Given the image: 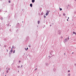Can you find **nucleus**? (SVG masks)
I'll use <instances>...</instances> for the list:
<instances>
[{"instance_id": "4", "label": "nucleus", "mask_w": 76, "mask_h": 76, "mask_svg": "<svg viewBox=\"0 0 76 76\" xmlns=\"http://www.w3.org/2000/svg\"><path fill=\"white\" fill-rule=\"evenodd\" d=\"M30 6L31 7H32V4H30Z\"/></svg>"}, {"instance_id": "21", "label": "nucleus", "mask_w": 76, "mask_h": 76, "mask_svg": "<svg viewBox=\"0 0 76 76\" xmlns=\"http://www.w3.org/2000/svg\"><path fill=\"white\" fill-rule=\"evenodd\" d=\"M68 39H69V37H68Z\"/></svg>"}, {"instance_id": "24", "label": "nucleus", "mask_w": 76, "mask_h": 76, "mask_svg": "<svg viewBox=\"0 0 76 76\" xmlns=\"http://www.w3.org/2000/svg\"><path fill=\"white\" fill-rule=\"evenodd\" d=\"M74 53L73 52H72V54H73Z\"/></svg>"}, {"instance_id": "10", "label": "nucleus", "mask_w": 76, "mask_h": 76, "mask_svg": "<svg viewBox=\"0 0 76 76\" xmlns=\"http://www.w3.org/2000/svg\"><path fill=\"white\" fill-rule=\"evenodd\" d=\"M25 50H26V51H27V49L26 48H25Z\"/></svg>"}, {"instance_id": "26", "label": "nucleus", "mask_w": 76, "mask_h": 76, "mask_svg": "<svg viewBox=\"0 0 76 76\" xmlns=\"http://www.w3.org/2000/svg\"><path fill=\"white\" fill-rule=\"evenodd\" d=\"M69 17H68V19H69Z\"/></svg>"}, {"instance_id": "3", "label": "nucleus", "mask_w": 76, "mask_h": 76, "mask_svg": "<svg viewBox=\"0 0 76 76\" xmlns=\"http://www.w3.org/2000/svg\"><path fill=\"white\" fill-rule=\"evenodd\" d=\"M32 3H34L35 2V0H32Z\"/></svg>"}, {"instance_id": "16", "label": "nucleus", "mask_w": 76, "mask_h": 76, "mask_svg": "<svg viewBox=\"0 0 76 76\" xmlns=\"http://www.w3.org/2000/svg\"><path fill=\"white\" fill-rule=\"evenodd\" d=\"M70 74H68V76H70Z\"/></svg>"}, {"instance_id": "35", "label": "nucleus", "mask_w": 76, "mask_h": 76, "mask_svg": "<svg viewBox=\"0 0 76 76\" xmlns=\"http://www.w3.org/2000/svg\"><path fill=\"white\" fill-rule=\"evenodd\" d=\"M61 38H62V37H61Z\"/></svg>"}, {"instance_id": "7", "label": "nucleus", "mask_w": 76, "mask_h": 76, "mask_svg": "<svg viewBox=\"0 0 76 76\" xmlns=\"http://www.w3.org/2000/svg\"><path fill=\"white\" fill-rule=\"evenodd\" d=\"M10 51H11V53H12V52H13V50H11Z\"/></svg>"}, {"instance_id": "27", "label": "nucleus", "mask_w": 76, "mask_h": 76, "mask_svg": "<svg viewBox=\"0 0 76 76\" xmlns=\"http://www.w3.org/2000/svg\"><path fill=\"white\" fill-rule=\"evenodd\" d=\"M29 46V47H31V46Z\"/></svg>"}, {"instance_id": "22", "label": "nucleus", "mask_w": 76, "mask_h": 76, "mask_svg": "<svg viewBox=\"0 0 76 76\" xmlns=\"http://www.w3.org/2000/svg\"><path fill=\"white\" fill-rule=\"evenodd\" d=\"M22 66H23L22 65H21V67H22Z\"/></svg>"}, {"instance_id": "15", "label": "nucleus", "mask_w": 76, "mask_h": 76, "mask_svg": "<svg viewBox=\"0 0 76 76\" xmlns=\"http://www.w3.org/2000/svg\"><path fill=\"white\" fill-rule=\"evenodd\" d=\"M28 48H27V50H28Z\"/></svg>"}, {"instance_id": "18", "label": "nucleus", "mask_w": 76, "mask_h": 76, "mask_svg": "<svg viewBox=\"0 0 76 76\" xmlns=\"http://www.w3.org/2000/svg\"><path fill=\"white\" fill-rule=\"evenodd\" d=\"M70 71H68V72H70Z\"/></svg>"}, {"instance_id": "23", "label": "nucleus", "mask_w": 76, "mask_h": 76, "mask_svg": "<svg viewBox=\"0 0 76 76\" xmlns=\"http://www.w3.org/2000/svg\"><path fill=\"white\" fill-rule=\"evenodd\" d=\"M9 3H10V1H9Z\"/></svg>"}, {"instance_id": "5", "label": "nucleus", "mask_w": 76, "mask_h": 76, "mask_svg": "<svg viewBox=\"0 0 76 76\" xmlns=\"http://www.w3.org/2000/svg\"><path fill=\"white\" fill-rule=\"evenodd\" d=\"M38 24H39V21H38Z\"/></svg>"}, {"instance_id": "29", "label": "nucleus", "mask_w": 76, "mask_h": 76, "mask_svg": "<svg viewBox=\"0 0 76 76\" xmlns=\"http://www.w3.org/2000/svg\"><path fill=\"white\" fill-rule=\"evenodd\" d=\"M75 35H76V33L75 34Z\"/></svg>"}, {"instance_id": "31", "label": "nucleus", "mask_w": 76, "mask_h": 76, "mask_svg": "<svg viewBox=\"0 0 76 76\" xmlns=\"http://www.w3.org/2000/svg\"><path fill=\"white\" fill-rule=\"evenodd\" d=\"M64 54L65 55V53H64Z\"/></svg>"}, {"instance_id": "2", "label": "nucleus", "mask_w": 76, "mask_h": 76, "mask_svg": "<svg viewBox=\"0 0 76 76\" xmlns=\"http://www.w3.org/2000/svg\"><path fill=\"white\" fill-rule=\"evenodd\" d=\"M66 41H67V39H66L64 40V43H65L66 42Z\"/></svg>"}, {"instance_id": "11", "label": "nucleus", "mask_w": 76, "mask_h": 76, "mask_svg": "<svg viewBox=\"0 0 76 76\" xmlns=\"http://www.w3.org/2000/svg\"><path fill=\"white\" fill-rule=\"evenodd\" d=\"M18 68H20V66H18Z\"/></svg>"}, {"instance_id": "13", "label": "nucleus", "mask_w": 76, "mask_h": 76, "mask_svg": "<svg viewBox=\"0 0 76 76\" xmlns=\"http://www.w3.org/2000/svg\"><path fill=\"white\" fill-rule=\"evenodd\" d=\"M76 33H75V32H73V34H75Z\"/></svg>"}, {"instance_id": "1", "label": "nucleus", "mask_w": 76, "mask_h": 76, "mask_svg": "<svg viewBox=\"0 0 76 76\" xmlns=\"http://www.w3.org/2000/svg\"><path fill=\"white\" fill-rule=\"evenodd\" d=\"M47 12L46 14V16H47V15H48V14L49 13V12L48 11H47Z\"/></svg>"}, {"instance_id": "33", "label": "nucleus", "mask_w": 76, "mask_h": 76, "mask_svg": "<svg viewBox=\"0 0 76 76\" xmlns=\"http://www.w3.org/2000/svg\"><path fill=\"white\" fill-rule=\"evenodd\" d=\"M75 1H76V0H75Z\"/></svg>"}, {"instance_id": "6", "label": "nucleus", "mask_w": 76, "mask_h": 76, "mask_svg": "<svg viewBox=\"0 0 76 76\" xmlns=\"http://www.w3.org/2000/svg\"><path fill=\"white\" fill-rule=\"evenodd\" d=\"M60 10H62V8H60Z\"/></svg>"}, {"instance_id": "28", "label": "nucleus", "mask_w": 76, "mask_h": 76, "mask_svg": "<svg viewBox=\"0 0 76 76\" xmlns=\"http://www.w3.org/2000/svg\"><path fill=\"white\" fill-rule=\"evenodd\" d=\"M69 6V5H68V7Z\"/></svg>"}, {"instance_id": "17", "label": "nucleus", "mask_w": 76, "mask_h": 76, "mask_svg": "<svg viewBox=\"0 0 76 76\" xmlns=\"http://www.w3.org/2000/svg\"><path fill=\"white\" fill-rule=\"evenodd\" d=\"M7 73H8V71H7Z\"/></svg>"}, {"instance_id": "25", "label": "nucleus", "mask_w": 76, "mask_h": 76, "mask_svg": "<svg viewBox=\"0 0 76 76\" xmlns=\"http://www.w3.org/2000/svg\"><path fill=\"white\" fill-rule=\"evenodd\" d=\"M37 69L36 68V69H35V70H37Z\"/></svg>"}, {"instance_id": "20", "label": "nucleus", "mask_w": 76, "mask_h": 76, "mask_svg": "<svg viewBox=\"0 0 76 76\" xmlns=\"http://www.w3.org/2000/svg\"><path fill=\"white\" fill-rule=\"evenodd\" d=\"M67 21H68L69 20H68V19H67Z\"/></svg>"}, {"instance_id": "8", "label": "nucleus", "mask_w": 76, "mask_h": 76, "mask_svg": "<svg viewBox=\"0 0 76 76\" xmlns=\"http://www.w3.org/2000/svg\"><path fill=\"white\" fill-rule=\"evenodd\" d=\"M13 53H15V50H14Z\"/></svg>"}, {"instance_id": "34", "label": "nucleus", "mask_w": 76, "mask_h": 76, "mask_svg": "<svg viewBox=\"0 0 76 76\" xmlns=\"http://www.w3.org/2000/svg\"><path fill=\"white\" fill-rule=\"evenodd\" d=\"M43 13H42V14H43Z\"/></svg>"}, {"instance_id": "19", "label": "nucleus", "mask_w": 76, "mask_h": 76, "mask_svg": "<svg viewBox=\"0 0 76 76\" xmlns=\"http://www.w3.org/2000/svg\"><path fill=\"white\" fill-rule=\"evenodd\" d=\"M7 52H8V50H7Z\"/></svg>"}, {"instance_id": "9", "label": "nucleus", "mask_w": 76, "mask_h": 76, "mask_svg": "<svg viewBox=\"0 0 76 76\" xmlns=\"http://www.w3.org/2000/svg\"><path fill=\"white\" fill-rule=\"evenodd\" d=\"M63 15H64V16H65V15H66V14H65L64 13L63 14Z\"/></svg>"}, {"instance_id": "32", "label": "nucleus", "mask_w": 76, "mask_h": 76, "mask_svg": "<svg viewBox=\"0 0 76 76\" xmlns=\"http://www.w3.org/2000/svg\"><path fill=\"white\" fill-rule=\"evenodd\" d=\"M5 76H6V75H5Z\"/></svg>"}, {"instance_id": "12", "label": "nucleus", "mask_w": 76, "mask_h": 76, "mask_svg": "<svg viewBox=\"0 0 76 76\" xmlns=\"http://www.w3.org/2000/svg\"><path fill=\"white\" fill-rule=\"evenodd\" d=\"M44 17L45 18H46V17L45 16H44Z\"/></svg>"}, {"instance_id": "30", "label": "nucleus", "mask_w": 76, "mask_h": 76, "mask_svg": "<svg viewBox=\"0 0 76 76\" xmlns=\"http://www.w3.org/2000/svg\"><path fill=\"white\" fill-rule=\"evenodd\" d=\"M9 70H10V69H9Z\"/></svg>"}, {"instance_id": "14", "label": "nucleus", "mask_w": 76, "mask_h": 76, "mask_svg": "<svg viewBox=\"0 0 76 76\" xmlns=\"http://www.w3.org/2000/svg\"><path fill=\"white\" fill-rule=\"evenodd\" d=\"M19 63H20V61H19Z\"/></svg>"}]
</instances>
